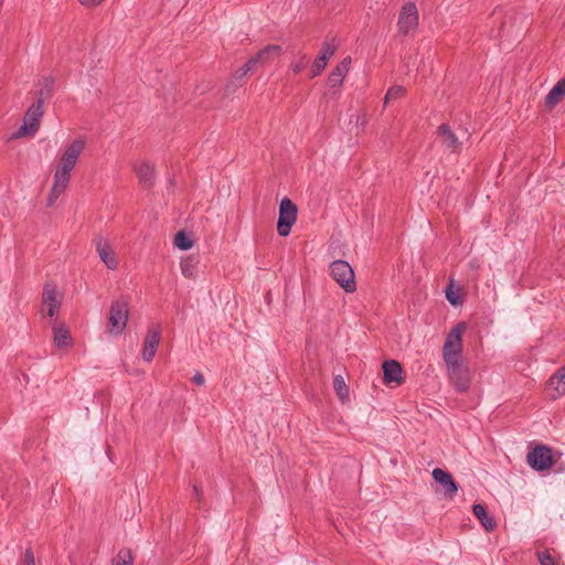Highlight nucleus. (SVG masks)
Here are the masks:
<instances>
[{"label":"nucleus","instance_id":"obj_18","mask_svg":"<svg viewBox=\"0 0 565 565\" xmlns=\"http://www.w3.org/2000/svg\"><path fill=\"white\" fill-rule=\"evenodd\" d=\"M53 342L57 349H67L73 345V339L68 327L64 322L54 321L52 323Z\"/></svg>","mask_w":565,"mask_h":565},{"label":"nucleus","instance_id":"obj_29","mask_svg":"<svg viewBox=\"0 0 565 565\" xmlns=\"http://www.w3.org/2000/svg\"><path fill=\"white\" fill-rule=\"evenodd\" d=\"M174 245L182 250H188L193 246V242L184 232H179L174 237Z\"/></svg>","mask_w":565,"mask_h":565},{"label":"nucleus","instance_id":"obj_4","mask_svg":"<svg viewBox=\"0 0 565 565\" xmlns=\"http://www.w3.org/2000/svg\"><path fill=\"white\" fill-rule=\"evenodd\" d=\"M466 328V323L459 322L447 334L443 347L444 362L461 360L462 334Z\"/></svg>","mask_w":565,"mask_h":565},{"label":"nucleus","instance_id":"obj_11","mask_svg":"<svg viewBox=\"0 0 565 565\" xmlns=\"http://www.w3.org/2000/svg\"><path fill=\"white\" fill-rule=\"evenodd\" d=\"M93 243L100 260L106 267L111 270L116 269L118 267V258L108 239L102 235H97L94 237Z\"/></svg>","mask_w":565,"mask_h":565},{"label":"nucleus","instance_id":"obj_15","mask_svg":"<svg viewBox=\"0 0 565 565\" xmlns=\"http://www.w3.org/2000/svg\"><path fill=\"white\" fill-rule=\"evenodd\" d=\"M431 475L435 481L443 487L445 497L454 499L458 492V484L452 476L441 468H435Z\"/></svg>","mask_w":565,"mask_h":565},{"label":"nucleus","instance_id":"obj_24","mask_svg":"<svg viewBox=\"0 0 565 565\" xmlns=\"http://www.w3.org/2000/svg\"><path fill=\"white\" fill-rule=\"evenodd\" d=\"M472 512L488 532L497 527V522L488 514L487 508L483 504H473Z\"/></svg>","mask_w":565,"mask_h":565},{"label":"nucleus","instance_id":"obj_21","mask_svg":"<svg viewBox=\"0 0 565 565\" xmlns=\"http://www.w3.org/2000/svg\"><path fill=\"white\" fill-rule=\"evenodd\" d=\"M351 57H344L329 74L328 85L330 88L341 87L343 79L349 72Z\"/></svg>","mask_w":565,"mask_h":565},{"label":"nucleus","instance_id":"obj_2","mask_svg":"<svg viewBox=\"0 0 565 565\" xmlns=\"http://www.w3.org/2000/svg\"><path fill=\"white\" fill-rule=\"evenodd\" d=\"M129 318V302L125 298L117 299L111 302L107 330L109 333L121 334L127 326Z\"/></svg>","mask_w":565,"mask_h":565},{"label":"nucleus","instance_id":"obj_14","mask_svg":"<svg viewBox=\"0 0 565 565\" xmlns=\"http://www.w3.org/2000/svg\"><path fill=\"white\" fill-rule=\"evenodd\" d=\"M436 135L439 138L441 146L449 152L458 153L461 151L462 143L448 125L441 124L437 128Z\"/></svg>","mask_w":565,"mask_h":565},{"label":"nucleus","instance_id":"obj_20","mask_svg":"<svg viewBox=\"0 0 565 565\" xmlns=\"http://www.w3.org/2000/svg\"><path fill=\"white\" fill-rule=\"evenodd\" d=\"M134 170L143 188H151L154 183V167L148 161H137Z\"/></svg>","mask_w":565,"mask_h":565},{"label":"nucleus","instance_id":"obj_3","mask_svg":"<svg viewBox=\"0 0 565 565\" xmlns=\"http://www.w3.org/2000/svg\"><path fill=\"white\" fill-rule=\"evenodd\" d=\"M74 168L75 166L73 163L65 161L64 158L61 157L54 173V182L47 196L49 206H52L58 196L66 190L71 180V172Z\"/></svg>","mask_w":565,"mask_h":565},{"label":"nucleus","instance_id":"obj_10","mask_svg":"<svg viewBox=\"0 0 565 565\" xmlns=\"http://www.w3.org/2000/svg\"><path fill=\"white\" fill-rule=\"evenodd\" d=\"M527 463L537 471H543L552 467L553 457L550 447L540 445L529 451Z\"/></svg>","mask_w":565,"mask_h":565},{"label":"nucleus","instance_id":"obj_13","mask_svg":"<svg viewBox=\"0 0 565 565\" xmlns=\"http://www.w3.org/2000/svg\"><path fill=\"white\" fill-rule=\"evenodd\" d=\"M161 338V328L158 324H152L147 332L143 342L142 358L145 361L150 362L156 355L158 345Z\"/></svg>","mask_w":565,"mask_h":565},{"label":"nucleus","instance_id":"obj_32","mask_svg":"<svg viewBox=\"0 0 565 565\" xmlns=\"http://www.w3.org/2000/svg\"><path fill=\"white\" fill-rule=\"evenodd\" d=\"M537 558L541 565H556L555 557L550 552H539Z\"/></svg>","mask_w":565,"mask_h":565},{"label":"nucleus","instance_id":"obj_7","mask_svg":"<svg viewBox=\"0 0 565 565\" xmlns=\"http://www.w3.org/2000/svg\"><path fill=\"white\" fill-rule=\"evenodd\" d=\"M297 206L288 198H284L279 205V218L277 223V231L280 236H288L291 226L297 221Z\"/></svg>","mask_w":565,"mask_h":565},{"label":"nucleus","instance_id":"obj_30","mask_svg":"<svg viewBox=\"0 0 565 565\" xmlns=\"http://www.w3.org/2000/svg\"><path fill=\"white\" fill-rule=\"evenodd\" d=\"M405 94V88L403 86H392L386 92L384 104L386 105L390 100L397 99Z\"/></svg>","mask_w":565,"mask_h":565},{"label":"nucleus","instance_id":"obj_1","mask_svg":"<svg viewBox=\"0 0 565 565\" xmlns=\"http://www.w3.org/2000/svg\"><path fill=\"white\" fill-rule=\"evenodd\" d=\"M43 92L40 93L39 98L28 109L24 116L23 125L14 134L15 138H22L25 136H33L40 127L41 118L43 117L44 110V98Z\"/></svg>","mask_w":565,"mask_h":565},{"label":"nucleus","instance_id":"obj_35","mask_svg":"<svg viewBox=\"0 0 565 565\" xmlns=\"http://www.w3.org/2000/svg\"><path fill=\"white\" fill-rule=\"evenodd\" d=\"M192 381H193V383H195L196 385L201 386V385H203V384H204L205 379H204V376H203V374H202V373L196 372V373L193 375Z\"/></svg>","mask_w":565,"mask_h":565},{"label":"nucleus","instance_id":"obj_17","mask_svg":"<svg viewBox=\"0 0 565 565\" xmlns=\"http://www.w3.org/2000/svg\"><path fill=\"white\" fill-rule=\"evenodd\" d=\"M402 366L395 360L385 361L383 363V382L384 384L395 387L402 384Z\"/></svg>","mask_w":565,"mask_h":565},{"label":"nucleus","instance_id":"obj_19","mask_svg":"<svg viewBox=\"0 0 565 565\" xmlns=\"http://www.w3.org/2000/svg\"><path fill=\"white\" fill-rule=\"evenodd\" d=\"M546 390L552 399H556L565 394V364L559 367L547 381Z\"/></svg>","mask_w":565,"mask_h":565},{"label":"nucleus","instance_id":"obj_31","mask_svg":"<svg viewBox=\"0 0 565 565\" xmlns=\"http://www.w3.org/2000/svg\"><path fill=\"white\" fill-rule=\"evenodd\" d=\"M446 298L454 306H458L461 303L458 290H454L451 285L446 288Z\"/></svg>","mask_w":565,"mask_h":565},{"label":"nucleus","instance_id":"obj_36","mask_svg":"<svg viewBox=\"0 0 565 565\" xmlns=\"http://www.w3.org/2000/svg\"><path fill=\"white\" fill-rule=\"evenodd\" d=\"M104 0H79V2L85 7H96L100 4Z\"/></svg>","mask_w":565,"mask_h":565},{"label":"nucleus","instance_id":"obj_6","mask_svg":"<svg viewBox=\"0 0 565 565\" xmlns=\"http://www.w3.org/2000/svg\"><path fill=\"white\" fill-rule=\"evenodd\" d=\"M447 374L450 382L460 393L468 391L470 387L469 369L462 364L461 360L445 362Z\"/></svg>","mask_w":565,"mask_h":565},{"label":"nucleus","instance_id":"obj_23","mask_svg":"<svg viewBox=\"0 0 565 565\" xmlns=\"http://www.w3.org/2000/svg\"><path fill=\"white\" fill-rule=\"evenodd\" d=\"M85 146L86 141L84 139H75L65 148L61 157H63L65 161H70L76 166V162L85 149Z\"/></svg>","mask_w":565,"mask_h":565},{"label":"nucleus","instance_id":"obj_9","mask_svg":"<svg viewBox=\"0 0 565 565\" xmlns=\"http://www.w3.org/2000/svg\"><path fill=\"white\" fill-rule=\"evenodd\" d=\"M62 305V296L56 290V287L46 284L42 292V316L43 317H55L60 312Z\"/></svg>","mask_w":565,"mask_h":565},{"label":"nucleus","instance_id":"obj_22","mask_svg":"<svg viewBox=\"0 0 565 565\" xmlns=\"http://www.w3.org/2000/svg\"><path fill=\"white\" fill-rule=\"evenodd\" d=\"M565 96V76L559 79L545 97V108L553 109Z\"/></svg>","mask_w":565,"mask_h":565},{"label":"nucleus","instance_id":"obj_25","mask_svg":"<svg viewBox=\"0 0 565 565\" xmlns=\"http://www.w3.org/2000/svg\"><path fill=\"white\" fill-rule=\"evenodd\" d=\"M333 388L338 397L343 402L349 395L348 385L342 375H335L333 379Z\"/></svg>","mask_w":565,"mask_h":565},{"label":"nucleus","instance_id":"obj_34","mask_svg":"<svg viewBox=\"0 0 565 565\" xmlns=\"http://www.w3.org/2000/svg\"><path fill=\"white\" fill-rule=\"evenodd\" d=\"M23 565H35L34 555L30 548L24 553Z\"/></svg>","mask_w":565,"mask_h":565},{"label":"nucleus","instance_id":"obj_33","mask_svg":"<svg viewBox=\"0 0 565 565\" xmlns=\"http://www.w3.org/2000/svg\"><path fill=\"white\" fill-rule=\"evenodd\" d=\"M254 68L252 66H248V62H246L245 65H243L241 68H238L235 74L234 78L236 81H241L243 77H245L249 72H253Z\"/></svg>","mask_w":565,"mask_h":565},{"label":"nucleus","instance_id":"obj_16","mask_svg":"<svg viewBox=\"0 0 565 565\" xmlns=\"http://www.w3.org/2000/svg\"><path fill=\"white\" fill-rule=\"evenodd\" d=\"M281 54L280 45H267L262 49L257 54L252 56L247 62L248 66L257 70L258 66L269 64Z\"/></svg>","mask_w":565,"mask_h":565},{"label":"nucleus","instance_id":"obj_5","mask_svg":"<svg viewBox=\"0 0 565 565\" xmlns=\"http://www.w3.org/2000/svg\"><path fill=\"white\" fill-rule=\"evenodd\" d=\"M330 275L345 292L356 290L355 275L348 262L341 259L332 262Z\"/></svg>","mask_w":565,"mask_h":565},{"label":"nucleus","instance_id":"obj_12","mask_svg":"<svg viewBox=\"0 0 565 565\" xmlns=\"http://www.w3.org/2000/svg\"><path fill=\"white\" fill-rule=\"evenodd\" d=\"M337 45L331 42H324L319 51L318 56L313 61L310 70V77L313 78L321 74L326 68L328 61L334 55Z\"/></svg>","mask_w":565,"mask_h":565},{"label":"nucleus","instance_id":"obj_26","mask_svg":"<svg viewBox=\"0 0 565 565\" xmlns=\"http://www.w3.org/2000/svg\"><path fill=\"white\" fill-rule=\"evenodd\" d=\"M111 565H134V556L129 548H121L113 558Z\"/></svg>","mask_w":565,"mask_h":565},{"label":"nucleus","instance_id":"obj_28","mask_svg":"<svg viewBox=\"0 0 565 565\" xmlns=\"http://www.w3.org/2000/svg\"><path fill=\"white\" fill-rule=\"evenodd\" d=\"M309 64V58L305 54H300L294 58V61L290 64V70L295 74H299L302 72Z\"/></svg>","mask_w":565,"mask_h":565},{"label":"nucleus","instance_id":"obj_8","mask_svg":"<svg viewBox=\"0 0 565 565\" xmlns=\"http://www.w3.org/2000/svg\"><path fill=\"white\" fill-rule=\"evenodd\" d=\"M418 26V10L414 2H406L399 13L397 20L398 32L409 35L415 32Z\"/></svg>","mask_w":565,"mask_h":565},{"label":"nucleus","instance_id":"obj_27","mask_svg":"<svg viewBox=\"0 0 565 565\" xmlns=\"http://www.w3.org/2000/svg\"><path fill=\"white\" fill-rule=\"evenodd\" d=\"M181 271L186 278H193L196 273V263L193 257H188L181 260Z\"/></svg>","mask_w":565,"mask_h":565}]
</instances>
